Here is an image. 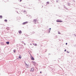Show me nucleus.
<instances>
[{
    "instance_id": "obj_1",
    "label": "nucleus",
    "mask_w": 76,
    "mask_h": 76,
    "mask_svg": "<svg viewBox=\"0 0 76 76\" xmlns=\"http://www.w3.org/2000/svg\"><path fill=\"white\" fill-rule=\"evenodd\" d=\"M21 58H22L21 55H20L19 57L17 59H18V60H20V59H21Z\"/></svg>"
},
{
    "instance_id": "obj_2",
    "label": "nucleus",
    "mask_w": 76,
    "mask_h": 76,
    "mask_svg": "<svg viewBox=\"0 0 76 76\" xmlns=\"http://www.w3.org/2000/svg\"><path fill=\"white\" fill-rule=\"evenodd\" d=\"M33 22H34L35 24H36L37 23V20L36 19H34L33 21Z\"/></svg>"
},
{
    "instance_id": "obj_3",
    "label": "nucleus",
    "mask_w": 76,
    "mask_h": 76,
    "mask_svg": "<svg viewBox=\"0 0 76 76\" xmlns=\"http://www.w3.org/2000/svg\"><path fill=\"white\" fill-rule=\"evenodd\" d=\"M56 21L57 22H63V21H61V20H56Z\"/></svg>"
},
{
    "instance_id": "obj_4",
    "label": "nucleus",
    "mask_w": 76,
    "mask_h": 76,
    "mask_svg": "<svg viewBox=\"0 0 76 76\" xmlns=\"http://www.w3.org/2000/svg\"><path fill=\"white\" fill-rule=\"evenodd\" d=\"M31 60H35L34 58L33 57V56H31Z\"/></svg>"
},
{
    "instance_id": "obj_5",
    "label": "nucleus",
    "mask_w": 76,
    "mask_h": 76,
    "mask_svg": "<svg viewBox=\"0 0 76 76\" xmlns=\"http://www.w3.org/2000/svg\"><path fill=\"white\" fill-rule=\"evenodd\" d=\"M31 71L32 72H34V68L33 67L31 68Z\"/></svg>"
},
{
    "instance_id": "obj_6",
    "label": "nucleus",
    "mask_w": 76,
    "mask_h": 76,
    "mask_svg": "<svg viewBox=\"0 0 76 76\" xmlns=\"http://www.w3.org/2000/svg\"><path fill=\"white\" fill-rule=\"evenodd\" d=\"M28 23V21L24 22L23 23V25H26V24Z\"/></svg>"
},
{
    "instance_id": "obj_7",
    "label": "nucleus",
    "mask_w": 76,
    "mask_h": 76,
    "mask_svg": "<svg viewBox=\"0 0 76 76\" xmlns=\"http://www.w3.org/2000/svg\"><path fill=\"white\" fill-rule=\"evenodd\" d=\"M53 68H50V71L51 72H53Z\"/></svg>"
},
{
    "instance_id": "obj_8",
    "label": "nucleus",
    "mask_w": 76,
    "mask_h": 76,
    "mask_svg": "<svg viewBox=\"0 0 76 76\" xmlns=\"http://www.w3.org/2000/svg\"><path fill=\"white\" fill-rule=\"evenodd\" d=\"M18 33L20 34H22V31H21V30H20L18 31Z\"/></svg>"
},
{
    "instance_id": "obj_9",
    "label": "nucleus",
    "mask_w": 76,
    "mask_h": 76,
    "mask_svg": "<svg viewBox=\"0 0 76 76\" xmlns=\"http://www.w3.org/2000/svg\"><path fill=\"white\" fill-rule=\"evenodd\" d=\"M24 63L25 64V65L26 66V67H28V65H27V64H26V62H25V61H24Z\"/></svg>"
},
{
    "instance_id": "obj_10",
    "label": "nucleus",
    "mask_w": 76,
    "mask_h": 76,
    "mask_svg": "<svg viewBox=\"0 0 76 76\" xmlns=\"http://www.w3.org/2000/svg\"><path fill=\"white\" fill-rule=\"evenodd\" d=\"M9 43H10V42L9 41L7 42H6V44H7V45H9Z\"/></svg>"
},
{
    "instance_id": "obj_11",
    "label": "nucleus",
    "mask_w": 76,
    "mask_h": 76,
    "mask_svg": "<svg viewBox=\"0 0 76 76\" xmlns=\"http://www.w3.org/2000/svg\"><path fill=\"white\" fill-rule=\"evenodd\" d=\"M1 45H4V44L3 42L1 43Z\"/></svg>"
},
{
    "instance_id": "obj_12",
    "label": "nucleus",
    "mask_w": 76,
    "mask_h": 76,
    "mask_svg": "<svg viewBox=\"0 0 76 76\" xmlns=\"http://www.w3.org/2000/svg\"><path fill=\"white\" fill-rule=\"evenodd\" d=\"M67 6H70V4H69V3H67Z\"/></svg>"
},
{
    "instance_id": "obj_13",
    "label": "nucleus",
    "mask_w": 76,
    "mask_h": 76,
    "mask_svg": "<svg viewBox=\"0 0 76 76\" xmlns=\"http://www.w3.org/2000/svg\"><path fill=\"white\" fill-rule=\"evenodd\" d=\"M3 18V16L2 15H0V19H2Z\"/></svg>"
},
{
    "instance_id": "obj_14",
    "label": "nucleus",
    "mask_w": 76,
    "mask_h": 76,
    "mask_svg": "<svg viewBox=\"0 0 76 76\" xmlns=\"http://www.w3.org/2000/svg\"><path fill=\"white\" fill-rule=\"evenodd\" d=\"M36 64H37V63H36V62H34V64H33V65L34 66H35V65H36Z\"/></svg>"
},
{
    "instance_id": "obj_15",
    "label": "nucleus",
    "mask_w": 76,
    "mask_h": 76,
    "mask_svg": "<svg viewBox=\"0 0 76 76\" xmlns=\"http://www.w3.org/2000/svg\"><path fill=\"white\" fill-rule=\"evenodd\" d=\"M4 21H5V22H7V20L5 19L4 20Z\"/></svg>"
},
{
    "instance_id": "obj_16",
    "label": "nucleus",
    "mask_w": 76,
    "mask_h": 76,
    "mask_svg": "<svg viewBox=\"0 0 76 76\" xmlns=\"http://www.w3.org/2000/svg\"><path fill=\"white\" fill-rule=\"evenodd\" d=\"M21 48H20V49H22V47H23V46L22 45H21Z\"/></svg>"
},
{
    "instance_id": "obj_17",
    "label": "nucleus",
    "mask_w": 76,
    "mask_h": 76,
    "mask_svg": "<svg viewBox=\"0 0 76 76\" xmlns=\"http://www.w3.org/2000/svg\"><path fill=\"white\" fill-rule=\"evenodd\" d=\"M13 52H14L15 53H16V50H13Z\"/></svg>"
},
{
    "instance_id": "obj_18",
    "label": "nucleus",
    "mask_w": 76,
    "mask_h": 76,
    "mask_svg": "<svg viewBox=\"0 0 76 76\" xmlns=\"http://www.w3.org/2000/svg\"><path fill=\"white\" fill-rule=\"evenodd\" d=\"M48 31H49V33H50V31H51V30L50 29H49Z\"/></svg>"
},
{
    "instance_id": "obj_19",
    "label": "nucleus",
    "mask_w": 76,
    "mask_h": 76,
    "mask_svg": "<svg viewBox=\"0 0 76 76\" xmlns=\"http://www.w3.org/2000/svg\"><path fill=\"white\" fill-rule=\"evenodd\" d=\"M63 6H64V8L65 9L66 7V6H65V5H64Z\"/></svg>"
},
{
    "instance_id": "obj_20",
    "label": "nucleus",
    "mask_w": 76,
    "mask_h": 76,
    "mask_svg": "<svg viewBox=\"0 0 76 76\" xmlns=\"http://www.w3.org/2000/svg\"><path fill=\"white\" fill-rule=\"evenodd\" d=\"M7 29L8 30H9V27H7Z\"/></svg>"
},
{
    "instance_id": "obj_21",
    "label": "nucleus",
    "mask_w": 76,
    "mask_h": 76,
    "mask_svg": "<svg viewBox=\"0 0 76 76\" xmlns=\"http://www.w3.org/2000/svg\"><path fill=\"white\" fill-rule=\"evenodd\" d=\"M34 46H37V44H34Z\"/></svg>"
},
{
    "instance_id": "obj_22",
    "label": "nucleus",
    "mask_w": 76,
    "mask_h": 76,
    "mask_svg": "<svg viewBox=\"0 0 76 76\" xmlns=\"http://www.w3.org/2000/svg\"><path fill=\"white\" fill-rule=\"evenodd\" d=\"M65 9H66V10H68V8H67L66 7Z\"/></svg>"
},
{
    "instance_id": "obj_23",
    "label": "nucleus",
    "mask_w": 76,
    "mask_h": 76,
    "mask_svg": "<svg viewBox=\"0 0 76 76\" xmlns=\"http://www.w3.org/2000/svg\"><path fill=\"white\" fill-rule=\"evenodd\" d=\"M58 34H61L60 33V32L58 31Z\"/></svg>"
},
{
    "instance_id": "obj_24",
    "label": "nucleus",
    "mask_w": 76,
    "mask_h": 76,
    "mask_svg": "<svg viewBox=\"0 0 76 76\" xmlns=\"http://www.w3.org/2000/svg\"><path fill=\"white\" fill-rule=\"evenodd\" d=\"M57 38V36H55V38Z\"/></svg>"
},
{
    "instance_id": "obj_25",
    "label": "nucleus",
    "mask_w": 76,
    "mask_h": 76,
    "mask_svg": "<svg viewBox=\"0 0 76 76\" xmlns=\"http://www.w3.org/2000/svg\"><path fill=\"white\" fill-rule=\"evenodd\" d=\"M35 62V61H32V63H34Z\"/></svg>"
},
{
    "instance_id": "obj_26",
    "label": "nucleus",
    "mask_w": 76,
    "mask_h": 76,
    "mask_svg": "<svg viewBox=\"0 0 76 76\" xmlns=\"http://www.w3.org/2000/svg\"><path fill=\"white\" fill-rule=\"evenodd\" d=\"M47 4H49V3H50L48 1L47 2Z\"/></svg>"
},
{
    "instance_id": "obj_27",
    "label": "nucleus",
    "mask_w": 76,
    "mask_h": 76,
    "mask_svg": "<svg viewBox=\"0 0 76 76\" xmlns=\"http://www.w3.org/2000/svg\"><path fill=\"white\" fill-rule=\"evenodd\" d=\"M66 52L67 53H70V52H68V51H66Z\"/></svg>"
},
{
    "instance_id": "obj_28",
    "label": "nucleus",
    "mask_w": 76,
    "mask_h": 76,
    "mask_svg": "<svg viewBox=\"0 0 76 76\" xmlns=\"http://www.w3.org/2000/svg\"><path fill=\"white\" fill-rule=\"evenodd\" d=\"M22 1V0H20V2H21Z\"/></svg>"
},
{
    "instance_id": "obj_29",
    "label": "nucleus",
    "mask_w": 76,
    "mask_h": 76,
    "mask_svg": "<svg viewBox=\"0 0 76 76\" xmlns=\"http://www.w3.org/2000/svg\"><path fill=\"white\" fill-rule=\"evenodd\" d=\"M66 49H65L64 50L65 52H66Z\"/></svg>"
},
{
    "instance_id": "obj_30",
    "label": "nucleus",
    "mask_w": 76,
    "mask_h": 76,
    "mask_svg": "<svg viewBox=\"0 0 76 76\" xmlns=\"http://www.w3.org/2000/svg\"><path fill=\"white\" fill-rule=\"evenodd\" d=\"M66 45H67V43H66Z\"/></svg>"
},
{
    "instance_id": "obj_31",
    "label": "nucleus",
    "mask_w": 76,
    "mask_h": 76,
    "mask_svg": "<svg viewBox=\"0 0 76 76\" xmlns=\"http://www.w3.org/2000/svg\"><path fill=\"white\" fill-rule=\"evenodd\" d=\"M51 28H49V30H51Z\"/></svg>"
},
{
    "instance_id": "obj_32",
    "label": "nucleus",
    "mask_w": 76,
    "mask_h": 76,
    "mask_svg": "<svg viewBox=\"0 0 76 76\" xmlns=\"http://www.w3.org/2000/svg\"><path fill=\"white\" fill-rule=\"evenodd\" d=\"M30 45H32V44L31 43H30Z\"/></svg>"
},
{
    "instance_id": "obj_33",
    "label": "nucleus",
    "mask_w": 76,
    "mask_h": 76,
    "mask_svg": "<svg viewBox=\"0 0 76 76\" xmlns=\"http://www.w3.org/2000/svg\"><path fill=\"white\" fill-rule=\"evenodd\" d=\"M40 73H42V72H40Z\"/></svg>"
},
{
    "instance_id": "obj_34",
    "label": "nucleus",
    "mask_w": 76,
    "mask_h": 76,
    "mask_svg": "<svg viewBox=\"0 0 76 76\" xmlns=\"http://www.w3.org/2000/svg\"><path fill=\"white\" fill-rule=\"evenodd\" d=\"M74 35H75V36L76 37V34H74Z\"/></svg>"
},
{
    "instance_id": "obj_35",
    "label": "nucleus",
    "mask_w": 76,
    "mask_h": 76,
    "mask_svg": "<svg viewBox=\"0 0 76 76\" xmlns=\"http://www.w3.org/2000/svg\"><path fill=\"white\" fill-rule=\"evenodd\" d=\"M58 1L57 0V1H56V2H57Z\"/></svg>"
},
{
    "instance_id": "obj_36",
    "label": "nucleus",
    "mask_w": 76,
    "mask_h": 76,
    "mask_svg": "<svg viewBox=\"0 0 76 76\" xmlns=\"http://www.w3.org/2000/svg\"><path fill=\"white\" fill-rule=\"evenodd\" d=\"M24 44L25 45H26V44H25V43H24Z\"/></svg>"
},
{
    "instance_id": "obj_37",
    "label": "nucleus",
    "mask_w": 76,
    "mask_h": 76,
    "mask_svg": "<svg viewBox=\"0 0 76 76\" xmlns=\"http://www.w3.org/2000/svg\"><path fill=\"white\" fill-rule=\"evenodd\" d=\"M33 45H35V44H34V43H33Z\"/></svg>"
},
{
    "instance_id": "obj_38",
    "label": "nucleus",
    "mask_w": 76,
    "mask_h": 76,
    "mask_svg": "<svg viewBox=\"0 0 76 76\" xmlns=\"http://www.w3.org/2000/svg\"><path fill=\"white\" fill-rule=\"evenodd\" d=\"M47 50H45V52H46Z\"/></svg>"
},
{
    "instance_id": "obj_39",
    "label": "nucleus",
    "mask_w": 76,
    "mask_h": 76,
    "mask_svg": "<svg viewBox=\"0 0 76 76\" xmlns=\"http://www.w3.org/2000/svg\"><path fill=\"white\" fill-rule=\"evenodd\" d=\"M48 54H49H49H50V53H49Z\"/></svg>"
},
{
    "instance_id": "obj_40",
    "label": "nucleus",
    "mask_w": 76,
    "mask_h": 76,
    "mask_svg": "<svg viewBox=\"0 0 76 76\" xmlns=\"http://www.w3.org/2000/svg\"><path fill=\"white\" fill-rule=\"evenodd\" d=\"M42 7H43V6H42Z\"/></svg>"
},
{
    "instance_id": "obj_41",
    "label": "nucleus",
    "mask_w": 76,
    "mask_h": 76,
    "mask_svg": "<svg viewBox=\"0 0 76 76\" xmlns=\"http://www.w3.org/2000/svg\"><path fill=\"white\" fill-rule=\"evenodd\" d=\"M24 12H25V11H24Z\"/></svg>"
}]
</instances>
